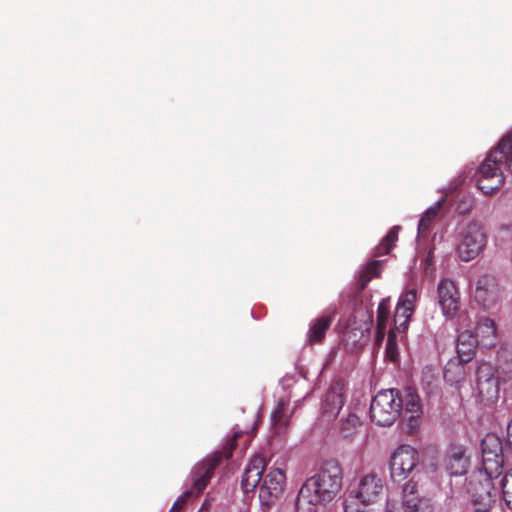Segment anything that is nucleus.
Listing matches in <instances>:
<instances>
[{
  "label": "nucleus",
  "instance_id": "f257e3e1",
  "mask_svg": "<svg viewBox=\"0 0 512 512\" xmlns=\"http://www.w3.org/2000/svg\"><path fill=\"white\" fill-rule=\"evenodd\" d=\"M343 471L338 460H326L316 474L301 486L295 503L296 512H318L330 503L342 488Z\"/></svg>",
  "mask_w": 512,
  "mask_h": 512
},
{
  "label": "nucleus",
  "instance_id": "f03ea898",
  "mask_svg": "<svg viewBox=\"0 0 512 512\" xmlns=\"http://www.w3.org/2000/svg\"><path fill=\"white\" fill-rule=\"evenodd\" d=\"M504 169L512 172V133L504 136L479 166L478 188L486 195L499 190L504 183Z\"/></svg>",
  "mask_w": 512,
  "mask_h": 512
},
{
  "label": "nucleus",
  "instance_id": "7ed1b4c3",
  "mask_svg": "<svg viewBox=\"0 0 512 512\" xmlns=\"http://www.w3.org/2000/svg\"><path fill=\"white\" fill-rule=\"evenodd\" d=\"M240 436L241 433H234L232 437L227 439L221 450L215 451L212 455L206 457L194 466L191 472L192 490L187 491L183 496L178 498L170 512H181V509L189 497L194 494H200L207 487L214 475L215 469L224 460H228L232 456Z\"/></svg>",
  "mask_w": 512,
  "mask_h": 512
},
{
  "label": "nucleus",
  "instance_id": "20e7f679",
  "mask_svg": "<svg viewBox=\"0 0 512 512\" xmlns=\"http://www.w3.org/2000/svg\"><path fill=\"white\" fill-rule=\"evenodd\" d=\"M402 400L399 399L397 389H388L378 392L370 405L371 420L379 426H390L399 417Z\"/></svg>",
  "mask_w": 512,
  "mask_h": 512
},
{
  "label": "nucleus",
  "instance_id": "39448f33",
  "mask_svg": "<svg viewBox=\"0 0 512 512\" xmlns=\"http://www.w3.org/2000/svg\"><path fill=\"white\" fill-rule=\"evenodd\" d=\"M499 477L479 470L469 477L466 489L473 503L480 505L479 508L489 510L492 503L495 502L499 495L495 481Z\"/></svg>",
  "mask_w": 512,
  "mask_h": 512
},
{
  "label": "nucleus",
  "instance_id": "423d86ee",
  "mask_svg": "<svg viewBox=\"0 0 512 512\" xmlns=\"http://www.w3.org/2000/svg\"><path fill=\"white\" fill-rule=\"evenodd\" d=\"M486 243L487 236L483 226L477 221H471L460 232L457 254L462 261H471L479 256Z\"/></svg>",
  "mask_w": 512,
  "mask_h": 512
},
{
  "label": "nucleus",
  "instance_id": "0eeeda50",
  "mask_svg": "<svg viewBox=\"0 0 512 512\" xmlns=\"http://www.w3.org/2000/svg\"><path fill=\"white\" fill-rule=\"evenodd\" d=\"M419 463L418 451L408 445L402 444L392 453L390 459V474L393 482L407 479Z\"/></svg>",
  "mask_w": 512,
  "mask_h": 512
},
{
  "label": "nucleus",
  "instance_id": "6e6552de",
  "mask_svg": "<svg viewBox=\"0 0 512 512\" xmlns=\"http://www.w3.org/2000/svg\"><path fill=\"white\" fill-rule=\"evenodd\" d=\"M482 462L479 471L501 476L503 470L502 441L495 434H487L482 442Z\"/></svg>",
  "mask_w": 512,
  "mask_h": 512
},
{
  "label": "nucleus",
  "instance_id": "1a4fd4ad",
  "mask_svg": "<svg viewBox=\"0 0 512 512\" xmlns=\"http://www.w3.org/2000/svg\"><path fill=\"white\" fill-rule=\"evenodd\" d=\"M383 490V478L371 471L360 477L357 488L350 492V497L359 500L362 505H369L380 500Z\"/></svg>",
  "mask_w": 512,
  "mask_h": 512
},
{
  "label": "nucleus",
  "instance_id": "9d476101",
  "mask_svg": "<svg viewBox=\"0 0 512 512\" xmlns=\"http://www.w3.org/2000/svg\"><path fill=\"white\" fill-rule=\"evenodd\" d=\"M286 473L282 468H270L259 486V500L262 505L274 504L284 493Z\"/></svg>",
  "mask_w": 512,
  "mask_h": 512
},
{
  "label": "nucleus",
  "instance_id": "9b49d317",
  "mask_svg": "<svg viewBox=\"0 0 512 512\" xmlns=\"http://www.w3.org/2000/svg\"><path fill=\"white\" fill-rule=\"evenodd\" d=\"M478 399L483 405L494 404L499 398L500 381L495 377L494 369L487 363L477 368Z\"/></svg>",
  "mask_w": 512,
  "mask_h": 512
},
{
  "label": "nucleus",
  "instance_id": "f8f14e48",
  "mask_svg": "<svg viewBox=\"0 0 512 512\" xmlns=\"http://www.w3.org/2000/svg\"><path fill=\"white\" fill-rule=\"evenodd\" d=\"M399 399L402 400L401 413L403 415L404 429L413 434L420 426V418L422 415V405L416 391L408 387L403 393L399 392Z\"/></svg>",
  "mask_w": 512,
  "mask_h": 512
},
{
  "label": "nucleus",
  "instance_id": "ddd939ff",
  "mask_svg": "<svg viewBox=\"0 0 512 512\" xmlns=\"http://www.w3.org/2000/svg\"><path fill=\"white\" fill-rule=\"evenodd\" d=\"M417 293L414 289L405 292L399 298L394 314V330L398 333H405L408 329L409 321L415 310Z\"/></svg>",
  "mask_w": 512,
  "mask_h": 512
},
{
  "label": "nucleus",
  "instance_id": "4468645a",
  "mask_svg": "<svg viewBox=\"0 0 512 512\" xmlns=\"http://www.w3.org/2000/svg\"><path fill=\"white\" fill-rule=\"evenodd\" d=\"M346 387L342 380L333 381L322 402V416L327 419L336 417L345 402Z\"/></svg>",
  "mask_w": 512,
  "mask_h": 512
},
{
  "label": "nucleus",
  "instance_id": "2eb2a0df",
  "mask_svg": "<svg viewBox=\"0 0 512 512\" xmlns=\"http://www.w3.org/2000/svg\"><path fill=\"white\" fill-rule=\"evenodd\" d=\"M438 302L446 317H453L460 305L459 291L455 283L449 279L441 280L437 288Z\"/></svg>",
  "mask_w": 512,
  "mask_h": 512
},
{
  "label": "nucleus",
  "instance_id": "dca6fc26",
  "mask_svg": "<svg viewBox=\"0 0 512 512\" xmlns=\"http://www.w3.org/2000/svg\"><path fill=\"white\" fill-rule=\"evenodd\" d=\"M500 296V289L495 277L482 275L476 283L475 300L485 309L493 307Z\"/></svg>",
  "mask_w": 512,
  "mask_h": 512
},
{
  "label": "nucleus",
  "instance_id": "f3484780",
  "mask_svg": "<svg viewBox=\"0 0 512 512\" xmlns=\"http://www.w3.org/2000/svg\"><path fill=\"white\" fill-rule=\"evenodd\" d=\"M267 462L262 455H255L249 461L242 476L241 487L245 493L254 491L260 484Z\"/></svg>",
  "mask_w": 512,
  "mask_h": 512
},
{
  "label": "nucleus",
  "instance_id": "a211bd4d",
  "mask_svg": "<svg viewBox=\"0 0 512 512\" xmlns=\"http://www.w3.org/2000/svg\"><path fill=\"white\" fill-rule=\"evenodd\" d=\"M339 331L342 334L341 341L351 351L361 348L368 340L367 328L356 326V322L350 318L345 324L339 323Z\"/></svg>",
  "mask_w": 512,
  "mask_h": 512
},
{
  "label": "nucleus",
  "instance_id": "6ab92c4d",
  "mask_svg": "<svg viewBox=\"0 0 512 512\" xmlns=\"http://www.w3.org/2000/svg\"><path fill=\"white\" fill-rule=\"evenodd\" d=\"M335 314L336 311L333 310L328 314L319 316L311 323L307 333V343L309 345L323 343L326 333L335 318Z\"/></svg>",
  "mask_w": 512,
  "mask_h": 512
},
{
  "label": "nucleus",
  "instance_id": "aec40b11",
  "mask_svg": "<svg viewBox=\"0 0 512 512\" xmlns=\"http://www.w3.org/2000/svg\"><path fill=\"white\" fill-rule=\"evenodd\" d=\"M445 465L450 475L461 476L466 474L469 459L465 455V449L462 446L451 447L446 456Z\"/></svg>",
  "mask_w": 512,
  "mask_h": 512
},
{
  "label": "nucleus",
  "instance_id": "412c9836",
  "mask_svg": "<svg viewBox=\"0 0 512 512\" xmlns=\"http://www.w3.org/2000/svg\"><path fill=\"white\" fill-rule=\"evenodd\" d=\"M479 340L470 330L462 331L457 338V354L462 361L469 362L472 360Z\"/></svg>",
  "mask_w": 512,
  "mask_h": 512
},
{
  "label": "nucleus",
  "instance_id": "4be33fe9",
  "mask_svg": "<svg viewBox=\"0 0 512 512\" xmlns=\"http://www.w3.org/2000/svg\"><path fill=\"white\" fill-rule=\"evenodd\" d=\"M459 357L450 359L444 368V380L450 385H456L465 380V364Z\"/></svg>",
  "mask_w": 512,
  "mask_h": 512
},
{
  "label": "nucleus",
  "instance_id": "5701e85b",
  "mask_svg": "<svg viewBox=\"0 0 512 512\" xmlns=\"http://www.w3.org/2000/svg\"><path fill=\"white\" fill-rule=\"evenodd\" d=\"M479 343L484 346H491L494 344L496 337V326L492 319L482 318L478 321L476 326V333L474 334Z\"/></svg>",
  "mask_w": 512,
  "mask_h": 512
},
{
  "label": "nucleus",
  "instance_id": "b1692460",
  "mask_svg": "<svg viewBox=\"0 0 512 512\" xmlns=\"http://www.w3.org/2000/svg\"><path fill=\"white\" fill-rule=\"evenodd\" d=\"M494 374L500 383H507L512 380V353L503 351L498 354Z\"/></svg>",
  "mask_w": 512,
  "mask_h": 512
},
{
  "label": "nucleus",
  "instance_id": "393cba45",
  "mask_svg": "<svg viewBox=\"0 0 512 512\" xmlns=\"http://www.w3.org/2000/svg\"><path fill=\"white\" fill-rule=\"evenodd\" d=\"M272 422L277 433H281L288 427L290 415L288 413V403L284 399L278 401L277 407L272 413Z\"/></svg>",
  "mask_w": 512,
  "mask_h": 512
},
{
  "label": "nucleus",
  "instance_id": "a878e982",
  "mask_svg": "<svg viewBox=\"0 0 512 512\" xmlns=\"http://www.w3.org/2000/svg\"><path fill=\"white\" fill-rule=\"evenodd\" d=\"M383 261L372 260L368 262L360 274L358 285L360 290H364L371 279L377 278L381 274Z\"/></svg>",
  "mask_w": 512,
  "mask_h": 512
},
{
  "label": "nucleus",
  "instance_id": "bb28decb",
  "mask_svg": "<svg viewBox=\"0 0 512 512\" xmlns=\"http://www.w3.org/2000/svg\"><path fill=\"white\" fill-rule=\"evenodd\" d=\"M400 227L394 226L392 227L386 236L382 239L379 245L375 248L374 257H380L383 255H387L395 246V243L398 240V231Z\"/></svg>",
  "mask_w": 512,
  "mask_h": 512
},
{
  "label": "nucleus",
  "instance_id": "cd10ccee",
  "mask_svg": "<svg viewBox=\"0 0 512 512\" xmlns=\"http://www.w3.org/2000/svg\"><path fill=\"white\" fill-rule=\"evenodd\" d=\"M360 427V418L354 413H349L345 419L341 420L340 435L344 439H352Z\"/></svg>",
  "mask_w": 512,
  "mask_h": 512
},
{
  "label": "nucleus",
  "instance_id": "c85d7f7f",
  "mask_svg": "<svg viewBox=\"0 0 512 512\" xmlns=\"http://www.w3.org/2000/svg\"><path fill=\"white\" fill-rule=\"evenodd\" d=\"M496 487L499 489L497 497H502L507 506L512 509V470L503 475Z\"/></svg>",
  "mask_w": 512,
  "mask_h": 512
},
{
  "label": "nucleus",
  "instance_id": "c756f323",
  "mask_svg": "<svg viewBox=\"0 0 512 512\" xmlns=\"http://www.w3.org/2000/svg\"><path fill=\"white\" fill-rule=\"evenodd\" d=\"M443 203H444V199H441L440 201H438L436 203L435 206L429 208L424 213V215L421 217L419 224H418V232L419 233L424 234L429 230L431 222L435 219V217L439 213Z\"/></svg>",
  "mask_w": 512,
  "mask_h": 512
},
{
  "label": "nucleus",
  "instance_id": "7c9ffc66",
  "mask_svg": "<svg viewBox=\"0 0 512 512\" xmlns=\"http://www.w3.org/2000/svg\"><path fill=\"white\" fill-rule=\"evenodd\" d=\"M390 313V299H383L377 309V317L376 324L377 325H387Z\"/></svg>",
  "mask_w": 512,
  "mask_h": 512
},
{
  "label": "nucleus",
  "instance_id": "2f4dec72",
  "mask_svg": "<svg viewBox=\"0 0 512 512\" xmlns=\"http://www.w3.org/2000/svg\"><path fill=\"white\" fill-rule=\"evenodd\" d=\"M428 502L419 496H412L402 499V505L405 512H419L422 504Z\"/></svg>",
  "mask_w": 512,
  "mask_h": 512
},
{
  "label": "nucleus",
  "instance_id": "473e14b6",
  "mask_svg": "<svg viewBox=\"0 0 512 512\" xmlns=\"http://www.w3.org/2000/svg\"><path fill=\"white\" fill-rule=\"evenodd\" d=\"M386 355L391 361H396L398 357L397 343H396V332L391 329L388 333L386 343Z\"/></svg>",
  "mask_w": 512,
  "mask_h": 512
},
{
  "label": "nucleus",
  "instance_id": "72a5a7b5",
  "mask_svg": "<svg viewBox=\"0 0 512 512\" xmlns=\"http://www.w3.org/2000/svg\"><path fill=\"white\" fill-rule=\"evenodd\" d=\"M474 207V198L470 195H463L457 202L456 211L460 215H466Z\"/></svg>",
  "mask_w": 512,
  "mask_h": 512
},
{
  "label": "nucleus",
  "instance_id": "f704fd0d",
  "mask_svg": "<svg viewBox=\"0 0 512 512\" xmlns=\"http://www.w3.org/2000/svg\"><path fill=\"white\" fill-rule=\"evenodd\" d=\"M417 488H418L417 482L414 480V476H412V478L403 485L402 499L412 497V496H418Z\"/></svg>",
  "mask_w": 512,
  "mask_h": 512
},
{
  "label": "nucleus",
  "instance_id": "c9c22d12",
  "mask_svg": "<svg viewBox=\"0 0 512 512\" xmlns=\"http://www.w3.org/2000/svg\"><path fill=\"white\" fill-rule=\"evenodd\" d=\"M345 512H367L363 507L359 506L354 499H347L344 506Z\"/></svg>",
  "mask_w": 512,
  "mask_h": 512
},
{
  "label": "nucleus",
  "instance_id": "e433bc0d",
  "mask_svg": "<svg viewBox=\"0 0 512 512\" xmlns=\"http://www.w3.org/2000/svg\"><path fill=\"white\" fill-rule=\"evenodd\" d=\"M387 325H377L376 324V334H375V342L376 344H380L386 335Z\"/></svg>",
  "mask_w": 512,
  "mask_h": 512
},
{
  "label": "nucleus",
  "instance_id": "4c0bfd02",
  "mask_svg": "<svg viewBox=\"0 0 512 512\" xmlns=\"http://www.w3.org/2000/svg\"><path fill=\"white\" fill-rule=\"evenodd\" d=\"M422 382L423 384L426 383L427 388L430 389V391H432V385L434 382H437V378L435 377L434 374H431L430 371L425 372L422 377Z\"/></svg>",
  "mask_w": 512,
  "mask_h": 512
},
{
  "label": "nucleus",
  "instance_id": "58836bf2",
  "mask_svg": "<svg viewBox=\"0 0 512 512\" xmlns=\"http://www.w3.org/2000/svg\"><path fill=\"white\" fill-rule=\"evenodd\" d=\"M507 446L512 452V420L509 422L507 426Z\"/></svg>",
  "mask_w": 512,
  "mask_h": 512
},
{
  "label": "nucleus",
  "instance_id": "ea45409f",
  "mask_svg": "<svg viewBox=\"0 0 512 512\" xmlns=\"http://www.w3.org/2000/svg\"><path fill=\"white\" fill-rule=\"evenodd\" d=\"M392 511H393V508L391 506V503L387 502V504H386V512H392Z\"/></svg>",
  "mask_w": 512,
  "mask_h": 512
},
{
  "label": "nucleus",
  "instance_id": "a19ab883",
  "mask_svg": "<svg viewBox=\"0 0 512 512\" xmlns=\"http://www.w3.org/2000/svg\"><path fill=\"white\" fill-rule=\"evenodd\" d=\"M474 512H489L487 509L476 508Z\"/></svg>",
  "mask_w": 512,
  "mask_h": 512
}]
</instances>
